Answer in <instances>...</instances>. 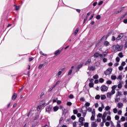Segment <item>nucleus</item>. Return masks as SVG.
Instances as JSON below:
<instances>
[{"instance_id": "f257e3e1", "label": "nucleus", "mask_w": 127, "mask_h": 127, "mask_svg": "<svg viewBox=\"0 0 127 127\" xmlns=\"http://www.w3.org/2000/svg\"><path fill=\"white\" fill-rule=\"evenodd\" d=\"M93 57L94 58H99V57H100L101 59H103V54H100L98 53V52H96L93 55Z\"/></svg>"}, {"instance_id": "f03ea898", "label": "nucleus", "mask_w": 127, "mask_h": 127, "mask_svg": "<svg viewBox=\"0 0 127 127\" xmlns=\"http://www.w3.org/2000/svg\"><path fill=\"white\" fill-rule=\"evenodd\" d=\"M124 48V45H121V46L119 45V44L116 45V49L117 51H122L123 50V48Z\"/></svg>"}, {"instance_id": "7ed1b4c3", "label": "nucleus", "mask_w": 127, "mask_h": 127, "mask_svg": "<svg viewBox=\"0 0 127 127\" xmlns=\"http://www.w3.org/2000/svg\"><path fill=\"white\" fill-rule=\"evenodd\" d=\"M112 71H113V68H108L105 72V75H110L112 73Z\"/></svg>"}, {"instance_id": "20e7f679", "label": "nucleus", "mask_w": 127, "mask_h": 127, "mask_svg": "<svg viewBox=\"0 0 127 127\" xmlns=\"http://www.w3.org/2000/svg\"><path fill=\"white\" fill-rule=\"evenodd\" d=\"M52 110V106L51 105L48 106L46 108V112H47L49 114H50V112H51Z\"/></svg>"}, {"instance_id": "39448f33", "label": "nucleus", "mask_w": 127, "mask_h": 127, "mask_svg": "<svg viewBox=\"0 0 127 127\" xmlns=\"http://www.w3.org/2000/svg\"><path fill=\"white\" fill-rule=\"evenodd\" d=\"M108 87L106 86L105 85H103L101 86V91L102 92H107L108 91Z\"/></svg>"}, {"instance_id": "423d86ee", "label": "nucleus", "mask_w": 127, "mask_h": 127, "mask_svg": "<svg viewBox=\"0 0 127 127\" xmlns=\"http://www.w3.org/2000/svg\"><path fill=\"white\" fill-rule=\"evenodd\" d=\"M62 50H63V49H62L61 50H57L56 52L54 53V55L56 56H58V55H60V53L62 52Z\"/></svg>"}, {"instance_id": "0eeeda50", "label": "nucleus", "mask_w": 127, "mask_h": 127, "mask_svg": "<svg viewBox=\"0 0 127 127\" xmlns=\"http://www.w3.org/2000/svg\"><path fill=\"white\" fill-rule=\"evenodd\" d=\"M84 108H85V106H82L81 110H80V113H82V116L83 117H85L86 116V115H87V112H84V110H83V109H84Z\"/></svg>"}, {"instance_id": "6e6552de", "label": "nucleus", "mask_w": 127, "mask_h": 127, "mask_svg": "<svg viewBox=\"0 0 127 127\" xmlns=\"http://www.w3.org/2000/svg\"><path fill=\"white\" fill-rule=\"evenodd\" d=\"M88 69L89 71H95V70H96V67L93 66H89Z\"/></svg>"}, {"instance_id": "1a4fd4ad", "label": "nucleus", "mask_w": 127, "mask_h": 127, "mask_svg": "<svg viewBox=\"0 0 127 127\" xmlns=\"http://www.w3.org/2000/svg\"><path fill=\"white\" fill-rule=\"evenodd\" d=\"M16 98H17V94L14 93L12 96V100L14 101V100H15V99H16Z\"/></svg>"}, {"instance_id": "9d476101", "label": "nucleus", "mask_w": 127, "mask_h": 127, "mask_svg": "<svg viewBox=\"0 0 127 127\" xmlns=\"http://www.w3.org/2000/svg\"><path fill=\"white\" fill-rule=\"evenodd\" d=\"M123 36H124V34H120L117 38V40H120V39H121L123 37Z\"/></svg>"}, {"instance_id": "9b49d317", "label": "nucleus", "mask_w": 127, "mask_h": 127, "mask_svg": "<svg viewBox=\"0 0 127 127\" xmlns=\"http://www.w3.org/2000/svg\"><path fill=\"white\" fill-rule=\"evenodd\" d=\"M88 111V112H92V108L89 107L88 108L87 107H86V110H84V112H86L87 113V111Z\"/></svg>"}, {"instance_id": "f8f14e48", "label": "nucleus", "mask_w": 127, "mask_h": 127, "mask_svg": "<svg viewBox=\"0 0 127 127\" xmlns=\"http://www.w3.org/2000/svg\"><path fill=\"white\" fill-rule=\"evenodd\" d=\"M82 67H83V63H81L77 66V70H80V68H82Z\"/></svg>"}, {"instance_id": "ddd939ff", "label": "nucleus", "mask_w": 127, "mask_h": 127, "mask_svg": "<svg viewBox=\"0 0 127 127\" xmlns=\"http://www.w3.org/2000/svg\"><path fill=\"white\" fill-rule=\"evenodd\" d=\"M97 126L98 124H97L96 122H92L91 123V127H97Z\"/></svg>"}, {"instance_id": "4468645a", "label": "nucleus", "mask_w": 127, "mask_h": 127, "mask_svg": "<svg viewBox=\"0 0 127 127\" xmlns=\"http://www.w3.org/2000/svg\"><path fill=\"white\" fill-rule=\"evenodd\" d=\"M118 89H122L123 88V84L121 81L119 82V84L118 85Z\"/></svg>"}, {"instance_id": "2eb2a0df", "label": "nucleus", "mask_w": 127, "mask_h": 127, "mask_svg": "<svg viewBox=\"0 0 127 127\" xmlns=\"http://www.w3.org/2000/svg\"><path fill=\"white\" fill-rule=\"evenodd\" d=\"M123 106H124V104L121 102L118 103V107L119 109H121V108H122Z\"/></svg>"}, {"instance_id": "dca6fc26", "label": "nucleus", "mask_w": 127, "mask_h": 127, "mask_svg": "<svg viewBox=\"0 0 127 127\" xmlns=\"http://www.w3.org/2000/svg\"><path fill=\"white\" fill-rule=\"evenodd\" d=\"M92 60H91V59H88L85 63V65H88L91 63Z\"/></svg>"}, {"instance_id": "f3484780", "label": "nucleus", "mask_w": 127, "mask_h": 127, "mask_svg": "<svg viewBox=\"0 0 127 127\" xmlns=\"http://www.w3.org/2000/svg\"><path fill=\"white\" fill-rule=\"evenodd\" d=\"M59 110V107H58V106H55L53 108V111L54 112H57V111Z\"/></svg>"}, {"instance_id": "a211bd4d", "label": "nucleus", "mask_w": 127, "mask_h": 127, "mask_svg": "<svg viewBox=\"0 0 127 127\" xmlns=\"http://www.w3.org/2000/svg\"><path fill=\"white\" fill-rule=\"evenodd\" d=\"M84 121H85V118L83 117H80L79 119V123L83 122Z\"/></svg>"}, {"instance_id": "6ab92c4d", "label": "nucleus", "mask_w": 127, "mask_h": 127, "mask_svg": "<svg viewBox=\"0 0 127 127\" xmlns=\"http://www.w3.org/2000/svg\"><path fill=\"white\" fill-rule=\"evenodd\" d=\"M107 115L108 113L107 112H104L102 116V119H106V117H107Z\"/></svg>"}, {"instance_id": "aec40b11", "label": "nucleus", "mask_w": 127, "mask_h": 127, "mask_svg": "<svg viewBox=\"0 0 127 127\" xmlns=\"http://www.w3.org/2000/svg\"><path fill=\"white\" fill-rule=\"evenodd\" d=\"M78 32H79V28H77L76 30L74 32V36H76V35H77V33H78Z\"/></svg>"}, {"instance_id": "412c9836", "label": "nucleus", "mask_w": 127, "mask_h": 127, "mask_svg": "<svg viewBox=\"0 0 127 127\" xmlns=\"http://www.w3.org/2000/svg\"><path fill=\"white\" fill-rule=\"evenodd\" d=\"M111 96H112V94L111 93V92H108L107 94V98H110Z\"/></svg>"}, {"instance_id": "4be33fe9", "label": "nucleus", "mask_w": 127, "mask_h": 127, "mask_svg": "<svg viewBox=\"0 0 127 127\" xmlns=\"http://www.w3.org/2000/svg\"><path fill=\"white\" fill-rule=\"evenodd\" d=\"M60 83V80H58L55 84L53 85V88H55L58 84Z\"/></svg>"}, {"instance_id": "5701e85b", "label": "nucleus", "mask_w": 127, "mask_h": 127, "mask_svg": "<svg viewBox=\"0 0 127 127\" xmlns=\"http://www.w3.org/2000/svg\"><path fill=\"white\" fill-rule=\"evenodd\" d=\"M89 86L90 88H93V87H94V83H93V82L89 83Z\"/></svg>"}, {"instance_id": "b1692460", "label": "nucleus", "mask_w": 127, "mask_h": 127, "mask_svg": "<svg viewBox=\"0 0 127 127\" xmlns=\"http://www.w3.org/2000/svg\"><path fill=\"white\" fill-rule=\"evenodd\" d=\"M109 44H110V43H109V42L107 41H105L104 43V45L105 46H108V45H109Z\"/></svg>"}, {"instance_id": "393cba45", "label": "nucleus", "mask_w": 127, "mask_h": 127, "mask_svg": "<svg viewBox=\"0 0 127 127\" xmlns=\"http://www.w3.org/2000/svg\"><path fill=\"white\" fill-rule=\"evenodd\" d=\"M127 15V13L126 12L124 15H123L122 17H120V19L122 20L123 18H125L126 16Z\"/></svg>"}, {"instance_id": "a878e982", "label": "nucleus", "mask_w": 127, "mask_h": 127, "mask_svg": "<svg viewBox=\"0 0 127 127\" xmlns=\"http://www.w3.org/2000/svg\"><path fill=\"white\" fill-rule=\"evenodd\" d=\"M118 56L120 57V58H123L124 57V55H123V53L121 52L118 54Z\"/></svg>"}, {"instance_id": "bb28decb", "label": "nucleus", "mask_w": 127, "mask_h": 127, "mask_svg": "<svg viewBox=\"0 0 127 127\" xmlns=\"http://www.w3.org/2000/svg\"><path fill=\"white\" fill-rule=\"evenodd\" d=\"M106 98V97L105 95H102L101 96V100H105Z\"/></svg>"}, {"instance_id": "cd10ccee", "label": "nucleus", "mask_w": 127, "mask_h": 127, "mask_svg": "<svg viewBox=\"0 0 127 127\" xmlns=\"http://www.w3.org/2000/svg\"><path fill=\"white\" fill-rule=\"evenodd\" d=\"M72 72H73V70L72 69H70L68 71V74H67V76H70V75H71V74H72Z\"/></svg>"}, {"instance_id": "c85d7f7f", "label": "nucleus", "mask_w": 127, "mask_h": 127, "mask_svg": "<svg viewBox=\"0 0 127 127\" xmlns=\"http://www.w3.org/2000/svg\"><path fill=\"white\" fill-rule=\"evenodd\" d=\"M100 98H101V96L99 95H97L95 97V99L96 100H99Z\"/></svg>"}, {"instance_id": "c756f323", "label": "nucleus", "mask_w": 127, "mask_h": 127, "mask_svg": "<svg viewBox=\"0 0 127 127\" xmlns=\"http://www.w3.org/2000/svg\"><path fill=\"white\" fill-rule=\"evenodd\" d=\"M61 74H62V71H59L58 74L56 75L57 77H59Z\"/></svg>"}, {"instance_id": "7c9ffc66", "label": "nucleus", "mask_w": 127, "mask_h": 127, "mask_svg": "<svg viewBox=\"0 0 127 127\" xmlns=\"http://www.w3.org/2000/svg\"><path fill=\"white\" fill-rule=\"evenodd\" d=\"M111 79L112 80H116V79H117V76L116 75H112Z\"/></svg>"}, {"instance_id": "2f4dec72", "label": "nucleus", "mask_w": 127, "mask_h": 127, "mask_svg": "<svg viewBox=\"0 0 127 127\" xmlns=\"http://www.w3.org/2000/svg\"><path fill=\"white\" fill-rule=\"evenodd\" d=\"M110 109H111V107L109 106H107L105 107L106 111H110Z\"/></svg>"}, {"instance_id": "473e14b6", "label": "nucleus", "mask_w": 127, "mask_h": 127, "mask_svg": "<svg viewBox=\"0 0 127 127\" xmlns=\"http://www.w3.org/2000/svg\"><path fill=\"white\" fill-rule=\"evenodd\" d=\"M90 103L86 102V103H85V106L86 108H87V107H90Z\"/></svg>"}, {"instance_id": "72a5a7b5", "label": "nucleus", "mask_w": 127, "mask_h": 127, "mask_svg": "<svg viewBox=\"0 0 127 127\" xmlns=\"http://www.w3.org/2000/svg\"><path fill=\"white\" fill-rule=\"evenodd\" d=\"M118 68L120 71H122V70H124V67L122 65L119 66Z\"/></svg>"}, {"instance_id": "f704fd0d", "label": "nucleus", "mask_w": 127, "mask_h": 127, "mask_svg": "<svg viewBox=\"0 0 127 127\" xmlns=\"http://www.w3.org/2000/svg\"><path fill=\"white\" fill-rule=\"evenodd\" d=\"M91 13H92V11H89L86 15V17L88 18L89 17V16L91 15Z\"/></svg>"}, {"instance_id": "c9c22d12", "label": "nucleus", "mask_w": 127, "mask_h": 127, "mask_svg": "<svg viewBox=\"0 0 127 127\" xmlns=\"http://www.w3.org/2000/svg\"><path fill=\"white\" fill-rule=\"evenodd\" d=\"M71 119L74 121V120H76V116L75 115L71 116Z\"/></svg>"}, {"instance_id": "e433bc0d", "label": "nucleus", "mask_w": 127, "mask_h": 127, "mask_svg": "<svg viewBox=\"0 0 127 127\" xmlns=\"http://www.w3.org/2000/svg\"><path fill=\"white\" fill-rule=\"evenodd\" d=\"M104 78H100L99 79L100 83H104Z\"/></svg>"}, {"instance_id": "4c0bfd02", "label": "nucleus", "mask_w": 127, "mask_h": 127, "mask_svg": "<svg viewBox=\"0 0 127 127\" xmlns=\"http://www.w3.org/2000/svg\"><path fill=\"white\" fill-rule=\"evenodd\" d=\"M69 99H73L74 98V95L73 94H70L68 96Z\"/></svg>"}, {"instance_id": "58836bf2", "label": "nucleus", "mask_w": 127, "mask_h": 127, "mask_svg": "<svg viewBox=\"0 0 127 127\" xmlns=\"http://www.w3.org/2000/svg\"><path fill=\"white\" fill-rule=\"evenodd\" d=\"M113 112L114 114H117V113H118V109L117 108H114L113 109Z\"/></svg>"}, {"instance_id": "ea45409f", "label": "nucleus", "mask_w": 127, "mask_h": 127, "mask_svg": "<svg viewBox=\"0 0 127 127\" xmlns=\"http://www.w3.org/2000/svg\"><path fill=\"white\" fill-rule=\"evenodd\" d=\"M90 120L91 121H95V116H94L93 115H92Z\"/></svg>"}, {"instance_id": "a19ab883", "label": "nucleus", "mask_w": 127, "mask_h": 127, "mask_svg": "<svg viewBox=\"0 0 127 127\" xmlns=\"http://www.w3.org/2000/svg\"><path fill=\"white\" fill-rule=\"evenodd\" d=\"M73 114H74V115H77L78 114V110H73Z\"/></svg>"}, {"instance_id": "79ce46f5", "label": "nucleus", "mask_w": 127, "mask_h": 127, "mask_svg": "<svg viewBox=\"0 0 127 127\" xmlns=\"http://www.w3.org/2000/svg\"><path fill=\"white\" fill-rule=\"evenodd\" d=\"M84 127H89V123H85L84 124Z\"/></svg>"}, {"instance_id": "37998d69", "label": "nucleus", "mask_w": 127, "mask_h": 127, "mask_svg": "<svg viewBox=\"0 0 127 127\" xmlns=\"http://www.w3.org/2000/svg\"><path fill=\"white\" fill-rule=\"evenodd\" d=\"M99 78V75L98 74H96L93 76V79H98Z\"/></svg>"}, {"instance_id": "c03bdc74", "label": "nucleus", "mask_w": 127, "mask_h": 127, "mask_svg": "<svg viewBox=\"0 0 127 127\" xmlns=\"http://www.w3.org/2000/svg\"><path fill=\"white\" fill-rule=\"evenodd\" d=\"M115 119V120H116V121H118V120L120 119V116H119L118 115H116Z\"/></svg>"}, {"instance_id": "a18cd8bd", "label": "nucleus", "mask_w": 127, "mask_h": 127, "mask_svg": "<svg viewBox=\"0 0 127 127\" xmlns=\"http://www.w3.org/2000/svg\"><path fill=\"white\" fill-rule=\"evenodd\" d=\"M126 121V118L124 116H122L121 118V122H125Z\"/></svg>"}, {"instance_id": "49530a36", "label": "nucleus", "mask_w": 127, "mask_h": 127, "mask_svg": "<svg viewBox=\"0 0 127 127\" xmlns=\"http://www.w3.org/2000/svg\"><path fill=\"white\" fill-rule=\"evenodd\" d=\"M40 54H41V55H43V56H47V55L43 53V52L42 51H41L40 52Z\"/></svg>"}, {"instance_id": "de8ad7c7", "label": "nucleus", "mask_w": 127, "mask_h": 127, "mask_svg": "<svg viewBox=\"0 0 127 127\" xmlns=\"http://www.w3.org/2000/svg\"><path fill=\"white\" fill-rule=\"evenodd\" d=\"M106 83L108 85H111V84H112V80H107Z\"/></svg>"}, {"instance_id": "09e8293b", "label": "nucleus", "mask_w": 127, "mask_h": 127, "mask_svg": "<svg viewBox=\"0 0 127 127\" xmlns=\"http://www.w3.org/2000/svg\"><path fill=\"white\" fill-rule=\"evenodd\" d=\"M111 119H112V118H111V116H108L107 117V121H111Z\"/></svg>"}, {"instance_id": "8fccbe9b", "label": "nucleus", "mask_w": 127, "mask_h": 127, "mask_svg": "<svg viewBox=\"0 0 127 127\" xmlns=\"http://www.w3.org/2000/svg\"><path fill=\"white\" fill-rule=\"evenodd\" d=\"M67 106H72V103L71 102H68L66 103Z\"/></svg>"}, {"instance_id": "3c124183", "label": "nucleus", "mask_w": 127, "mask_h": 127, "mask_svg": "<svg viewBox=\"0 0 127 127\" xmlns=\"http://www.w3.org/2000/svg\"><path fill=\"white\" fill-rule=\"evenodd\" d=\"M96 19H101V15H98L96 16Z\"/></svg>"}, {"instance_id": "603ef678", "label": "nucleus", "mask_w": 127, "mask_h": 127, "mask_svg": "<svg viewBox=\"0 0 127 127\" xmlns=\"http://www.w3.org/2000/svg\"><path fill=\"white\" fill-rule=\"evenodd\" d=\"M105 126H106V127H110V122H107L105 123Z\"/></svg>"}, {"instance_id": "864d4df0", "label": "nucleus", "mask_w": 127, "mask_h": 127, "mask_svg": "<svg viewBox=\"0 0 127 127\" xmlns=\"http://www.w3.org/2000/svg\"><path fill=\"white\" fill-rule=\"evenodd\" d=\"M117 87H118V86L117 85L113 86L112 87V90H116V88H117Z\"/></svg>"}, {"instance_id": "5fc2aeb1", "label": "nucleus", "mask_w": 127, "mask_h": 127, "mask_svg": "<svg viewBox=\"0 0 127 127\" xmlns=\"http://www.w3.org/2000/svg\"><path fill=\"white\" fill-rule=\"evenodd\" d=\"M118 79H119V80H122L123 79V76L122 75H120L118 76Z\"/></svg>"}, {"instance_id": "6e6d98bb", "label": "nucleus", "mask_w": 127, "mask_h": 127, "mask_svg": "<svg viewBox=\"0 0 127 127\" xmlns=\"http://www.w3.org/2000/svg\"><path fill=\"white\" fill-rule=\"evenodd\" d=\"M116 93V91L114 89H112V90L111 91V95H114V94H115Z\"/></svg>"}, {"instance_id": "4d7b16f0", "label": "nucleus", "mask_w": 127, "mask_h": 127, "mask_svg": "<svg viewBox=\"0 0 127 127\" xmlns=\"http://www.w3.org/2000/svg\"><path fill=\"white\" fill-rule=\"evenodd\" d=\"M97 117H98V118H102V117H103V115L101 113H99L97 115Z\"/></svg>"}, {"instance_id": "13d9d810", "label": "nucleus", "mask_w": 127, "mask_h": 127, "mask_svg": "<svg viewBox=\"0 0 127 127\" xmlns=\"http://www.w3.org/2000/svg\"><path fill=\"white\" fill-rule=\"evenodd\" d=\"M103 61L104 63H106V62H107V61H108V59L107 58H104L103 59Z\"/></svg>"}, {"instance_id": "bf43d9fd", "label": "nucleus", "mask_w": 127, "mask_h": 127, "mask_svg": "<svg viewBox=\"0 0 127 127\" xmlns=\"http://www.w3.org/2000/svg\"><path fill=\"white\" fill-rule=\"evenodd\" d=\"M80 102H85V99H84V98H83V97H81L80 99Z\"/></svg>"}, {"instance_id": "052dcab7", "label": "nucleus", "mask_w": 127, "mask_h": 127, "mask_svg": "<svg viewBox=\"0 0 127 127\" xmlns=\"http://www.w3.org/2000/svg\"><path fill=\"white\" fill-rule=\"evenodd\" d=\"M19 9V6H16L15 7V10H18Z\"/></svg>"}, {"instance_id": "680f3d73", "label": "nucleus", "mask_w": 127, "mask_h": 127, "mask_svg": "<svg viewBox=\"0 0 127 127\" xmlns=\"http://www.w3.org/2000/svg\"><path fill=\"white\" fill-rule=\"evenodd\" d=\"M43 67V64H41L39 65L38 68L39 69H41V68H42Z\"/></svg>"}, {"instance_id": "e2e57ef3", "label": "nucleus", "mask_w": 127, "mask_h": 127, "mask_svg": "<svg viewBox=\"0 0 127 127\" xmlns=\"http://www.w3.org/2000/svg\"><path fill=\"white\" fill-rule=\"evenodd\" d=\"M120 60H121V59L119 57L116 58V61H117V62H119Z\"/></svg>"}, {"instance_id": "0e129e2a", "label": "nucleus", "mask_w": 127, "mask_h": 127, "mask_svg": "<svg viewBox=\"0 0 127 127\" xmlns=\"http://www.w3.org/2000/svg\"><path fill=\"white\" fill-rule=\"evenodd\" d=\"M98 111L99 112H102L103 111V108L102 107H99Z\"/></svg>"}, {"instance_id": "69168bd1", "label": "nucleus", "mask_w": 127, "mask_h": 127, "mask_svg": "<svg viewBox=\"0 0 127 127\" xmlns=\"http://www.w3.org/2000/svg\"><path fill=\"white\" fill-rule=\"evenodd\" d=\"M122 113H123V112L122 111V110H119L118 112V115H122Z\"/></svg>"}, {"instance_id": "338daca9", "label": "nucleus", "mask_w": 127, "mask_h": 127, "mask_svg": "<svg viewBox=\"0 0 127 127\" xmlns=\"http://www.w3.org/2000/svg\"><path fill=\"white\" fill-rule=\"evenodd\" d=\"M123 22H124V23L127 24V19H124V20H123Z\"/></svg>"}, {"instance_id": "774afa93", "label": "nucleus", "mask_w": 127, "mask_h": 127, "mask_svg": "<svg viewBox=\"0 0 127 127\" xmlns=\"http://www.w3.org/2000/svg\"><path fill=\"white\" fill-rule=\"evenodd\" d=\"M125 49H127V41L125 42Z\"/></svg>"}]
</instances>
